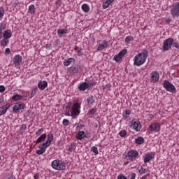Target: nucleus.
<instances>
[{
	"label": "nucleus",
	"instance_id": "nucleus-5",
	"mask_svg": "<svg viewBox=\"0 0 179 179\" xmlns=\"http://www.w3.org/2000/svg\"><path fill=\"white\" fill-rule=\"evenodd\" d=\"M125 157L126 159H127V160H129L130 162H134L136 159H138V157H139V152L136 150H130L129 151H128Z\"/></svg>",
	"mask_w": 179,
	"mask_h": 179
},
{
	"label": "nucleus",
	"instance_id": "nucleus-11",
	"mask_svg": "<svg viewBox=\"0 0 179 179\" xmlns=\"http://www.w3.org/2000/svg\"><path fill=\"white\" fill-rule=\"evenodd\" d=\"M160 79V74L159 71H153L150 73V83H157Z\"/></svg>",
	"mask_w": 179,
	"mask_h": 179
},
{
	"label": "nucleus",
	"instance_id": "nucleus-46",
	"mask_svg": "<svg viewBox=\"0 0 179 179\" xmlns=\"http://www.w3.org/2000/svg\"><path fill=\"white\" fill-rule=\"evenodd\" d=\"M19 5V1H15L14 3H13L12 6L13 8H16Z\"/></svg>",
	"mask_w": 179,
	"mask_h": 179
},
{
	"label": "nucleus",
	"instance_id": "nucleus-23",
	"mask_svg": "<svg viewBox=\"0 0 179 179\" xmlns=\"http://www.w3.org/2000/svg\"><path fill=\"white\" fill-rule=\"evenodd\" d=\"M78 71L79 69L76 66H73L69 69L68 72L70 75H75V73H78Z\"/></svg>",
	"mask_w": 179,
	"mask_h": 179
},
{
	"label": "nucleus",
	"instance_id": "nucleus-29",
	"mask_svg": "<svg viewBox=\"0 0 179 179\" xmlns=\"http://www.w3.org/2000/svg\"><path fill=\"white\" fill-rule=\"evenodd\" d=\"M85 131H79L76 136V138L78 139V141H82V139L85 138Z\"/></svg>",
	"mask_w": 179,
	"mask_h": 179
},
{
	"label": "nucleus",
	"instance_id": "nucleus-7",
	"mask_svg": "<svg viewBox=\"0 0 179 179\" xmlns=\"http://www.w3.org/2000/svg\"><path fill=\"white\" fill-rule=\"evenodd\" d=\"M162 85L166 92H169L170 93H176L177 92L174 85L171 84L169 80H164Z\"/></svg>",
	"mask_w": 179,
	"mask_h": 179
},
{
	"label": "nucleus",
	"instance_id": "nucleus-26",
	"mask_svg": "<svg viewBox=\"0 0 179 179\" xmlns=\"http://www.w3.org/2000/svg\"><path fill=\"white\" fill-rule=\"evenodd\" d=\"M81 9L83 12H85V13H89V12H90V6H89V5L87 3H83L81 6Z\"/></svg>",
	"mask_w": 179,
	"mask_h": 179
},
{
	"label": "nucleus",
	"instance_id": "nucleus-42",
	"mask_svg": "<svg viewBox=\"0 0 179 179\" xmlns=\"http://www.w3.org/2000/svg\"><path fill=\"white\" fill-rule=\"evenodd\" d=\"M119 135L120 136H121V138H124L125 136H127V131L125 130H122L119 132Z\"/></svg>",
	"mask_w": 179,
	"mask_h": 179
},
{
	"label": "nucleus",
	"instance_id": "nucleus-51",
	"mask_svg": "<svg viewBox=\"0 0 179 179\" xmlns=\"http://www.w3.org/2000/svg\"><path fill=\"white\" fill-rule=\"evenodd\" d=\"M56 5H59V6H61V1L60 0L57 1Z\"/></svg>",
	"mask_w": 179,
	"mask_h": 179
},
{
	"label": "nucleus",
	"instance_id": "nucleus-15",
	"mask_svg": "<svg viewBox=\"0 0 179 179\" xmlns=\"http://www.w3.org/2000/svg\"><path fill=\"white\" fill-rule=\"evenodd\" d=\"M173 40L171 38H169L164 41V45H163V50L164 51H169L171 45H173Z\"/></svg>",
	"mask_w": 179,
	"mask_h": 179
},
{
	"label": "nucleus",
	"instance_id": "nucleus-37",
	"mask_svg": "<svg viewBox=\"0 0 179 179\" xmlns=\"http://www.w3.org/2000/svg\"><path fill=\"white\" fill-rule=\"evenodd\" d=\"M5 15V8L0 7V19H2Z\"/></svg>",
	"mask_w": 179,
	"mask_h": 179
},
{
	"label": "nucleus",
	"instance_id": "nucleus-16",
	"mask_svg": "<svg viewBox=\"0 0 179 179\" xmlns=\"http://www.w3.org/2000/svg\"><path fill=\"white\" fill-rule=\"evenodd\" d=\"M23 60L22 56L20 55H16L13 58V64L15 66H19L20 64H22V61Z\"/></svg>",
	"mask_w": 179,
	"mask_h": 179
},
{
	"label": "nucleus",
	"instance_id": "nucleus-4",
	"mask_svg": "<svg viewBox=\"0 0 179 179\" xmlns=\"http://www.w3.org/2000/svg\"><path fill=\"white\" fill-rule=\"evenodd\" d=\"M51 167L57 171L66 170V162L62 159H55L51 163Z\"/></svg>",
	"mask_w": 179,
	"mask_h": 179
},
{
	"label": "nucleus",
	"instance_id": "nucleus-18",
	"mask_svg": "<svg viewBox=\"0 0 179 179\" xmlns=\"http://www.w3.org/2000/svg\"><path fill=\"white\" fill-rule=\"evenodd\" d=\"M108 47V42L107 41H103L101 43H100L97 47V51H103V50H106Z\"/></svg>",
	"mask_w": 179,
	"mask_h": 179
},
{
	"label": "nucleus",
	"instance_id": "nucleus-32",
	"mask_svg": "<svg viewBox=\"0 0 179 179\" xmlns=\"http://www.w3.org/2000/svg\"><path fill=\"white\" fill-rule=\"evenodd\" d=\"M28 10L31 15H34V13H36V8H34V5H30L29 6Z\"/></svg>",
	"mask_w": 179,
	"mask_h": 179
},
{
	"label": "nucleus",
	"instance_id": "nucleus-36",
	"mask_svg": "<svg viewBox=\"0 0 179 179\" xmlns=\"http://www.w3.org/2000/svg\"><path fill=\"white\" fill-rule=\"evenodd\" d=\"M125 43H127V44H129V43H131V41H134V36H128L125 38L124 39Z\"/></svg>",
	"mask_w": 179,
	"mask_h": 179
},
{
	"label": "nucleus",
	"instance_id": "nucleus-19",
	"mask_svg": "<svg viewBox=\"0 0 179 179\" xmlns=\"http://www.w3.org/2000/svg\"><path fill=\"white\" fill-rule=\"evenodd\" d=\"M48 86V83L45 80H40L38 83V87L40 90H44Z\"/></svg>",
	"mask_w": 179,
	"mask_h": 179
},
{
	"label": "nucleus",
	"instance_id": "nucleus-38",
	"mask_svg": "<svg viewBox=\"0 0 179 179\" xmlns=\"http://www.w3.org/2000/svg\"><path fill=\"white\" fill-rule=\"evenodd\" d=\"M91 152H93L95 155H99V149L96 146H92L91 148Z\"/></svg>",
	"mask_w": 179,
	"mask_h": 179
},
{
	"label": "nucleus",
	"instance_id": "nucleus-28",
	"mask_svg": "<svg viewBox=\"0 0 179 179\" xmlns=\"http://www.w3.org/2000/svg\"><path fill=\"white\" fill-rule=\"evenodd\" d=\"M72 62H75V59L71 57L64 61V66H69Z\"/></svg>",
	"mask_w": 179,
	"mask_h": 179
},
{
	"label": "nucleus",
	"instance_id": "nucleus-33",
	"mask_svg": "<svg viewBox=\"0 0 179 179\" xmlns=\"http://www.w3.org/2000/svg\"><path fill=\"white\" fill-rule=\"evenodd\" d=\"M37 90H38L37 87H35L30 91L31 94H30L29 99H33V97L36 96L37 93Z\"/></svg>",
	"mask_w": 179,
	"mask_h": 179
},
{
	"label": "nucleus",
	"instance_id": "nucleus-41",
	"mask_svg": "<svg viewBox=\"0 0 179 179\" xmlns=\"http://www.w3.org/2000/svg\"><path fill=\"white\" fill-rule=\"evenodd\" d=\"M27 128V125H26L25 124H22L20 129V132L22 134H24Z\"/></svg>",
	"mask_w": 179,
	"mask_h": 179
},
{
	"label": "nucleus",
	"instance_id": "nucleus-40",
	"mask_svg": "<svg viewBox=\"0 0 179 179\" xmlns=\"http://www.w3.org/2000/svg\"><path fill=\"white\" fill-rule=\"evenodd\" d=\"M89 87H93V86H96V83L95 80H90L88 83Z\"/></svg>",
	"mask_w": 179,
	"mask_h": 179
},
{
	"label": "nucleus",
	"instance_id": "nucleus-55",
	"mask_svg": "<svg viewBox=\"0 0 179 179\" xmlns=\"http://www.w3.org/2000/svg\"><path fill=\"white\" fill-rule=\"evenodd\" d=\"M0 160H1V156H0Z\"/></svg>",
	"mask_w": 179,
	"mask_h": 179
},
{
	"label": "nucleus",
	"instance_id": "nucleus-9",
	"mask_svg": "<svg viewBox=\"0 0 179 179\" xmlns=\"http://www.w3.org/2000/svg\"><path fill=\"white\" fill-rule=\"evenodd\" d=\"M26 104L22 102H17L13 107V113H20L22 110H24Z\"/></svg>",
	"mask_w": 179,
	"mask_h": 179
},
{
	"label": "nucleus",
	"instance_id": "nucleus-27",
	"mask_svg": "<svg viewBox=\"0 0 179 179\" xmlns=\"http://www.w3.org/2000/svg\"><path fill=\"white\" fill-rule=\"evenodd\" d=\"M131 115V110L127 109L122 113V117L124 120H128Z\"/></svg>",
	"mask_w": 179,
	"mask_h": 179
},
{
	"label": "nucleus",
	"instance_id": "nucleus-53",
	"mask_svg": "<svg viewBox=\"0 0 179 179\" xmlns=\"http://www.w3.org/2000/svg\"><path fill=\"white\" fill-rule=\"evenodd\" d=\"M141 179H146V176H143Z\"/></svg>",
	"mask_w": 179,
	"mask_h": 179
},
{
	"label": "nucleus",
	"instance_id": "nucleus-3",
	"mask_svg": "<svg viewBox=\"0 0 179 179\" xmlns=\"http://www.w3.org/2000/svg\"><path fill=\"white\" fill-rule=\"evenodd\" d=\"M148 56L149 52H148V50L143 49L141 52L135 55L133 59L134 65L136 66H142V65L146 62Z\"/></svg>",
	"mask_w": 179,
	"mask_h": 179
},
{
	"label": "nucleus",
	"instance_id": "nucleus-34",
	"mask_svg": "<svg viewBox=\"0 0 179 179\" xmlns=\"http://www.w3.org/2000/svg\"><path fill=\"white\" fill-rule=\"evenodd\" d=\"M8 44H9L8 39H5V38H3V39L1 41V45H2V47H6Z\"/></svg>",
	"mask_w": 179,
	"mask_h": 179
},
{
	"label": "nucleus",
	"instance_id": "nucleus-21",
	"mask_svg": "<svg viewBox=\"0 0 179 179\" xmlns=\"http://www.w3.org/2000/svg\"><path fill=\"white\" fill-rule=\"evenodd\" d=\"M3 37L6 40H9L12 37V31L10 29H6L3 32Z\"/></svg>",
	"mask_w": 179,
	"mask_h": 179
},
{
	"label": "nucleus",
	"instance_id": "nucleus-8",
	"mask_svg": "<svg viewBox=\"0 0 179 179\" xmlns=\"http://www.w3.org/2000/svg\"><path fill=\"white\" fill-rule=\"evenodd\" d=\"M149 134H157L160 132V124L157 122L152 123L148 127Z\"/></svg>",
	"mask_w": 179,
	"mask_h": 179
},
{
	"label": "nucleus",
	"instance_id": "nucleus-22",
	"mask_svg": "<svg viewBox=\"0 0 179 179\" xmlns=\"http://www.w3.org/2000/svg\"><path fill=\"white\" fill-rule=\"evenodd\" d=\"M64 34H68V28L59 29L57 30V35L59 37H62Z\"/></svg>",
	"mask_w": 179,
	"mask_h": 179
},
{
	"label": "nucleus",
	"instance_id": "nucleus-1",
	"mask_svg": "<svg viewBox=\"0 0 179 179\" xmlns=\"http://www.w3.org/2000/svg\"><path fill=\"white\" fill-rule=\"evenodd\" d=\"M43 132H44V129L41 128L35 134L36 136H39L36 141V144L38 145V143H41L38 147L39 150H37L36 152V155H39L45 153V150L51 146V143L54 141V134L49 133L47 135V134H43Z\"/></svg>",
	"mask_w": 179,
	"mask_h": 179
},
{
	"label": "nucleus",
	"instance_id": "nucleus-2",
	"mask_svg": "<svg viewBox=\"0 0 179 179\" xmlns=\"http://www.w3.org/2000/svg\"><path fill=\"white\" fill-rule=\"evenodd\" d=\"M80 108L81 105L80 103L75 102L71 105L70 109L69 107L66 106L65 110V115L66 117H72L73 120L78 118L79 117V114H80Z\"/></svg>",
	"mask_w": 179,
	"mask_h": 179
},
{
	"label": "nucleus",
	"instance_id": "nucleus-30",
	"mask_svg": "<svg viewBox=\"0 0 179 179\" xmlns=\"http://www.w3.org/2000/svg\"><path fill=\"white\" fill-rule=\"evenodd\" d=\"M6 28L5 22H0V39L2 38V31Z\"/></svg>",
	"mask_w": 179,
	"mask_h": 179
},
{
	"label": "nucleus",
	"instance_id": "nucleus-25",
	"mask_svg": "<svg viewBox=\"0 0 179 179\" xmlns=\"http://www.w3.org/2000/svg\"><path fill=\"white\" fill-rule=\"evenodd\" d=\"M87 103L90 105V106H93L94 104V103H96V98L94 97L93 96H90L87 99Z\"/></svg>",
	"mask_w": 179,
	"mask_h": 179
},
{
	"label": "nucleus",
	"instance_id": "nucleus-47",
	"mask_svg": "<svg viewBox=\"0 0 179 179\" xmlns=\"http://www.w3.org/2000/svg\"><path fill=\"white\" fill-rule=\"evenodd\" d=\"M5 54H6V55L10 54V49L8 48H6V50H5Z\"/></svg>",
	"mask_w": 179,
	"mask_h": 179
},
{
	"label": "nucleus",
	"instance_id": "nucleus-43",
	"mask_svg": "<svg viewBox=\"0 0 179 179\" xmlns=\"http://www.w3.org/2000/svg\"><path fill=\"white\" fill-rule=\"evenodd\" d=\"M62 124L64 127H68V125H69V120H68V119H64L62 121Z\"/></svg>",
	"mask_w": 179,
	"mask_h": 179
},
{
	"label": "nucleus",
	"instance_id": "nucleus-13",
	"mask_svg": "<svg viewBox=\"0 0 179 179\" xmlns=\"http://www.w3.org/2000/svg\"><path fill=\"white\" fill-rule=\"evenodd\" d=\"M171 15H172L173 17H179V2L173 6L171 9Z\"/></svg>",
	"mask_w": 179,
	"mask_h": 179
},
{
	"label": "nucleus",
	"instance_id": "nucleus-20",
	"mask_svg": "<svg viewBox=\"0 0 179 179\" xmlns=\"http://www.w3.org/2000/svg\"><path fill=\"white\" fill-rule=\"evenodd\" d=\"M78 89L81 92H85V90H87V89H89V83L86 82L81 83L78 85Z\"/></svg>",
	"mask_w": 179,
	"mask_h": 179
},
{
	"label": "nucleus",
	"instance_id": "nucleus-31",
	"mask_svg": "<svg viewBox=\"0 0 179 179\" xmlns=\"http://www.w3.org/2000/svg\"><path fill=\"white\" fill-rule=\"evenodd\" d=\"M135 142L137 145H142L145 142V139H143V137L139 136L135 139Z\"/></svg>",
	"mask_w": 179,
	"mask_h": 179
},
{
	"label": "nucleus",
	"instance_id": "nucleus-45",
	"mask_svg": "<svg viewBox=\"0 0 179 179\" xmlns=\"http://www.w3.org/2000/svg\"><path fill=\"white\" fill-rule=\"evenodd\" d=\"M5 90H6L5 86L0 85V93H3V92H5Z\"/></svg>",
	"mask_w": 179,
	"mask_h": 179
},
{
	"label": "nucleus",
	"instance_id": "nucleus-17",
	"mask_svg": "<svg viewBox=\"0 0 179 179\" xmlns=\"http://www.w3.org/2000/svg\"><path fill=\"white\" fill-rule=\"evenodd\" d=\"M10 108V103H6L0 107V115H4L6 114V111Z\"/></svg>",
	"mask_w": 179,
	"mask_h": 179
},
{
	"label": "nucleus",
	"instance_id": "nucleus-50",
	"mask_svg": "<svg viewBox=\"0 0 179 179\" xmlns=\"http://www.w3.org/2000/svg\"><path fill=\"white\" fill-rule=\"evenodd\" d=\"M39 177H40V176H39L38 174H35V175L34 176V179H38Z\"/></svg>",
	"mask_w": 179,
	"mask_h": 179
},
{
	"label": "nucleus",
	"instance_id": "nucleus-10",
	"mask_svg": "<svg viewBox=\"0 0 179 179\" xmlns=\"http://www.w3.org/2000/svg\"><path fill=\"white\" fill-rule=\"evenodd\" d=\"M127 52V49L122 50L118 54L114 56L113 60L115 61V62H120L122 59V58L125 57Z\"/></svg>",
	"mask_w": 179,
	"mask_h": 179
},
{
	"label": "nucleus",
	"instance_id": "nucleus-24",
	"mask_svg": "<svg viewBox=\"0 0 179 179\" xmlns=\"http://www.w3.org/2000/svg\"><path fill=\"white\" fill-rule=\"evenodd\" d=\"M115 1V0H106L102 4L103 9H107Z\"/></svg>",
	"mask_w": 179,
	"mask_h": 179
},
{
	"label": "nucleus",
	"instance_id": "nucleus-48",
	"mask_svg": "<svg viewBox=\"0 0 179 179\" xmlns=\"http://www.w3.org/2000/svg\"><path fill=\"white\" fill-rule=\"evenodd\" d=\"M173 47H175V48H179V43H173Z\"/></svg>",
	"mask_w": 179,
	"mask_h": 179
},
{
	"label": "nucleus",
	"instance_id": "nucleus-35",
	"mask_svg": "<svg viewBox=\"0 0 179 179\" xmlns=\"http://www.w3.org/2000/svg\"><path fill=\"white\" fill-rule=\"evenodd\" d=\"M97 113V108H92L88 110L89 115H94V114Z\"/></svg>",
	"mask_w": 179,
	"mask_h": 179
},
{
	"label": "nucleus",
	"instance_id": "nucleus-12",
	"mask_svg": "<svg viewBox=\"0 0 179 179\" xmlns=\"http://www.w3.org/2000/svg\"><path fill=\"white\" fill-rule=\"evenodd\" d=\"M155 155H156V153L155 152H151L145 154L143 157L145 164H146V163H149V162H150V160H153V159H155Z\"/></svg>",
	"mask_w": 179,
	"mask_h": 179
},
{
	"label": "nucleus",
	"instance_id": "nucleus-6",
	"mask_svg": "<svg viewBox=\"0 0 179 179\" xmlns=\"http://www.w3.org/2000/svg\"><path fill=\"white\" fill-rule=\"evenodd\" d=\"M130 128L131 129L136 131V132H140L141 129H142V124H141L139 120L133 119L131 121Z\"/></svg>",
	"mask_w": 179,
	"mask_h": 179
},
{
	"label": "nucleus",
	"instance_id": "nucleus-44",
	"mask_svg": "<svg viewBox=\"0 0 179 179\" xmlns=\"http://www.w3.org/2000/svg\"><path fill=\"white\" fill-rule=\"evenodd\" d=\"M138 173H140V174H145V173H146V169L141 166V169L138 170Z\"/></svg>",
	"mask_w": 179,
	"mask_h": 179
},
{
	"label": "nucleus",
	"instance_id": "nucleus-14",
	"mask_svg": "<svg viewBox=\"0 0 179 179\" xmlns=\"http://www.w3.org/2000/svg\"><path fill=\"white\" fill-rule=\"evenodd\" d=\"M23 97H27V92H24L23 95L17 94V92H14V95L11 97L13 101H20L23 100Z\"/></svg>",
	"mask_w": 179,
	"mask_h": 179
},
{
	"label": "nucleus",
	"instance_id": "nucleus-39",
	"mask_svg": "<svg viewBox=\"0 0 179 179\" xmlns=\"http://www.w3.org/2000/svg\"><path fill=\"white\" fill-rule=\"evenodd\" d=\"M76 52L78 54V55H79L80 57H81V55H83V52H82V49L79 48H76Z\"/></svg>",
	"mask_w": 179,
	"mask_h": 179
},
{
	"label": "nucleus",
	"instance_id": "nucleus-49",
	"mask_svg": "<svg viewBox=\"0 0 179 179\" xmlns=\"http://www.w3.org/2000/svg\"><path fill=\"white\" fill-rule=\"evenodd\" d=\"M3 101V96H0V104H2V102Z\"/></svg>",
	"mask_w": 179,
	"mask_h": 179
},
{
	"label": "nucleus",
	"instance_id": "nucleus-54",
	"mask_svg": "<svg viewBox=\"0 0 179 179\" xmlns=\"http://www.w3.org/2000/svg\"><path fill=\"white\" fill-rule=\"evenodd\" d=\"M78 128H80V126H78Z\"/></svg>",
	"mask_w": 179,
	"mask_h": 179
},
{
	"label": "nucleus",
	"instance_id": "nucleus-52",
	"mask_svg": "<svg viewBox=\"0 0 179 179\" xmlns=\"http://www.w3.org/2000/svg\"><path fill=\"white\" fill-rule=\"evenodd\" d=\"M106 87H111V85L107 84V85H106Z\"/></svg>",
	"mask_w": 179,
	"mask_h": 179
}]
</instances>
